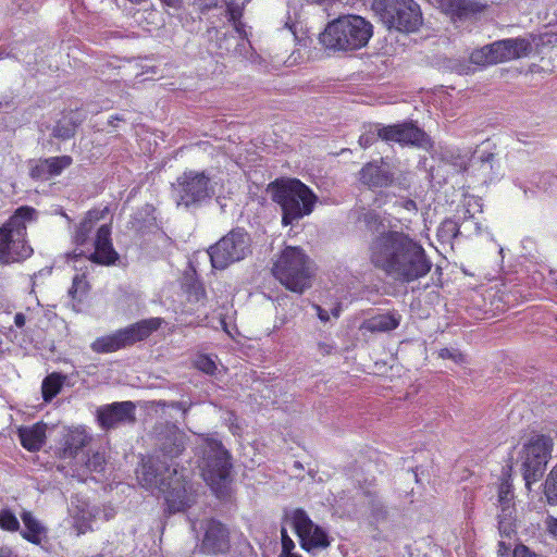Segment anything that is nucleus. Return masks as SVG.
Wrapping results in <instances>:
<instances>
[{"label": "nucleus", "mask_w": 557, "mask_h": 557, "mask_svg": "<svg viewBox=\"0 0 557 557\" xmlns=\"http://www.w3.org/2000/svg\"><path fill=\"white\" fill-rule=\"evenodd\" d=\"M187 435L175 424L161 428L156 456L145 462L139 472L141 485L152 494L162 496L169 512H180L195 503L194 485L186 469H178L175 458L187 445Z\"/></svg>", "instance_id": "f257e3e1"}, {"label": "nucleus", "mask_w": 557, "mask_h": 557, "mask_svg": "<svg viewBox=\"0 0 557 557\" xmlns=\"http://www.w3.org/2000/svg\"><path fill=\"white\" fill-rule=\"evenodd\" d=\"M357 221L377 233L369 246L372 264L387 276L403 283H411L425 276L432 268L422 245L399 231L387 230L374 210L355 211Z\"/></svg>", "instance_id": "f03ea898"}, {"label": "nucleus", "mask_w": 557, "mask_h": 557, "mask_svg": "<svg viewBox=\"0 0 557 557\" xmlns=\"http://www.w3.org/2000/svg\"><path fill=\"white\" fill-rule=\"evenodd\" d=\"M104 210H90L74 226L72 242L75 248L67 255L69 262L78 269L77 263L84 258L91 263L110 265L119 258L111 242V227L109 224L97 223L103 219Z\"/></svg>", "instance_id": "7ed1b4c3"}, {"label": "nucleus", "mask_w": 557, "mask_h": 557, "mask_svg": "<svg viewBox=\"0 0 557 557\" xmlns=\"http://www.w3.org/2000/svg\"><path fill=\"white\" fill-rule=\"evenodd\" d=\"M197 455L201 475L219 498L228 495L231 484V457L215 434H200L197 437Z\"/></svg>", "instance_id": "20e7f679"}, {"label": "nucleus", "mask_w": 557, "mask_h": 557, "mask_svg": "<svg viewBox=\"0 0 557 557\" xmlns=\"http://www.w3.org/2000/svg\"><path fill=\"white\" fill-rule=\"evenodd\" d=\"M37 220V211L28 206L15 210L0 226V263L10 264L29 258L34 250L27 243V224Z\"/></svg>", "instance_id": "39448f33"}, {"label": "nucleus", "mask_w": 557, "mask_h": 557, "mask_svg": "<svg viewBox=\"0 0 557 557\" xmlns=\"http://www.w3.org/2000/svg\"><path fill=\"white\" fill-rule=\"evenodd\" d=\"M373 26L359 15H343L330 22L320 35V42L335 51L358 50L369 42Z\"/></svg>", "instance_id": "423d86ee"}, {"label": "nucleus", "mask_w": 557, "mask_h": 557, "mask_svg": "<svg viewBox=\"0 0 557 557\" xmlns=\"http://www.w3.org/2000/svg\"><path fill=\"white\" fill-rule=\"evenodd\" d=\"M271 191L273 201L281 207L285 226L309 215L318 201L315 194L297 178L275 182Z\"/></svg>", "instance_id": "0eeeda50"}, {"label": "nucleus", "mask_w": 557, "mask_h": 557, "mask_svg": "<svg viewBox=\"0 0 557 557\" xmlns=\"http://www.w3.org/2000/svg\"><path fill=\"white\" fill-rule=\"evenodd\" d=\"M272 272L292 292L302 293L310 286L309 259L298 247H286L275 261Z\"/></svg>", "instance_id": "6e6552de"}, {"label": "nucleus", "mask_w": 557, "mask_h": 557, "mask_svg": "<svg viewBox=\"0 0 557 557\" xmlns=\"http://www.w3.org/2000/svg\"><path fill=\"white\" fill-rule=\"evenodd\" d=\"M372 9L388 29L411 33L422 23L420 7L413 0H373Z\"/></svg>", "instance_id": "1a4fd4ad"}, {"label": "nucleus", "mask_w": 557, "mask_h": 557, "mask_svg": "<svg viewBox=\"0 0 557 557\" xmlns=\"http://www.w3.org/2000/svg\"><path fill=\"white\" fill-rule=\"evenodd\" d=\"M409 172L401 169L399 162L389 158H380L366 163L358 173L361 185L371 190L397 186L400 189L409 187Z\"/></svg>", "instance_id": "9d476101"}, {"label": "nucleus", "mask_w": 557, "mask_h": 557, "mask_svg": "<svg viewBox=\"0 0 557 557\" xmlns=\"http://www.w3.org/2000/svg\"><path fill=\"white\" fill-rule=\"evenodd\" d=\"M161 318H150L96 338L90 347L97 354H109L144 341L163 323Z\"/></svg>", "instance_id": "9b49d317"}, {"label": "nucleus", "mask_w": 557, "mask_h": 557, "mask_svg": "<svg viewBox=\"0 0 557 557\" xmlns=\"http://www.w3.org/2000/svg\"><path fill=\"white\" fill-rule=\"evenodd\" d=\"M531 51L532 45L528 39L508 38L472 51L470 60L478 65H490L524 58Z\"/></svg>", "instance_id": "f8f14e48"}, {"label": "nucleus", "mask_w": 557, "mask_h": 557, "mask_svg": "<svg viewBox=\"0 0 557 557\" xmlns=\"http://www.w3.org/2000/svg\"><path fill=\"white\" fill-rule=\"evenodd\" d=\"M249 252V234L242 228H235L211 246L208 256L214 269L223 270L243 260Z\"/></svg>", "instance_id": "ddd939ff"}, {"label": "nucleus", "mask_w": 557, "mask_h": 557, "mask_svg": "<svg viewBox=\"0 0 557 557\" xmlns=\"http://www.w3.org/2000/svg\"><path fill=\"white\" fill-rule=\"evenodd\" d=\"M173 198L178 207L200 205L214 193L205 172L185 171L172 184Z\"/></svg>", "instance_id": "4468645a"}, {"label": "nucleus", "mask_w": 557, "mask_h": 557, "mask_svg": "<svg viewBox=\"0 0 557 557\" xmlns=\"http://www.w3.org/2000/svg\"><path fill=\"white\" fill-rule=\"evenodd\" d=\"M284 523L294 530L301 548L307 552L324 549L331 544L327 532L315 524L304 509L296 508L286 512Z\"/></svg>", "instance_id": "2eb2a0df"}, {"label": "nucleus", "mask_w": 557, "mask_h": 557, "mask_svg": "<svg viewBox=\"0 0 557 557\" xmlns=\"http://www.w3.org/2000/svg\"><path fill=\"white\" fill-rule=\"evenodd\" d=\"M553 440L549 436L535 434L523 445L520 453L525 484L536 482L544 473L550 458Z\"/></svg>", "instance_id": "dca6fc26"}, {"label": "nucleus", "mask_w": 557, "mask_h": 557, "mask_svg": "<svg viewBox=\"0 0 557 557\" xmlns=\"http://www.w3.org/2000/svg\"><path fill=\"white\" fill-rule=\"evenodd\" d=\"M203 531L199 544V550L203 554H222L230 548V533L227 528L215 519H208L200 522Z\"/></svg>", "instance_id": "f3484780"}, {"label": "nucleus", "mask_w": 557, "mask_h": 557, "mask_svg": "<svg viewBox=\"0 0 557 557\" xmlns=\"http://www.w3.org/2000/svg\"><path fill=\"white\" fill-rule=\"evenodd\" d=\"M383 141L387 144L412 145L425 148L430 145L429 136L412 123L383 125L381 128Z\"/></svg>", "instance_id": "a211bd4d"}, {"label": "nucleus", "mask_w": 557, "mask_h": 557, "mask_svg": "<svg viewBox=\"0 0 557 557\" xmlns=\"http://www.w3.org/2000/svg\"><path fill=\"white\" fill-rule=\"evenodd\" d=\"M494 163L495 154L484 149H476L470 158H468V154L462 157L458 156L454 161L456 166L478 176L482 183H487L494 180Z\"/></svg>", "instance_id": "6ab92c4d"}, {"label": "nucleus", "mask_w": 557, "mask_h": 557, "mask_svg": "<svg viewBox=\"0 0 557 557\" xmlns=\"http://www.w3.org/2000/svg\"><path fill=\"white\" fill-rule=\"evenodd\" d=\"M97 420L104 430L135 422V405L132 401L113 403L97 410Z\"/></svg>", "instance_id": "aec40b11"}, {"label": "nucleus", "mask_w": 557, "mask_h": 557, "mask_svg": "<svg viewBox=\"0 0 557 557\" xmlns=\"http://www.w3.org/2000/svg\"><path fill=\"white\" fill-rule=\"evenodd\" d=\"M73 163L70 156L50 157L35 161L29 169V175L39 181H48L60 175Z\"/></svg>", "instance_id": "412c9836"}, {"label": "nucleus", "mask_w": 557, "mask_h": 557, "mask_svg": "<svg viewBox=\"0 0 557 557\" xmlns=\"http://www.w3.org/2000/svg\"><path fill=\"white\" fill-rule=\"evenodd\" d=\"M90 440V435L83 428L70 430L63 437L61 457L76 458L79 451L88 445Z\"/></svg>", "instance_id": "4be33fe9"}, {"label": "nucleus", "mask_w": 557, "mask_h": 557, "mask_svg": "<svg viewBox=\"0 0 557 557\" xmlns=\"http://www.w3.org/2000/svg\"><path fill=\"white\" fill-rule=\"evenodd\" d=\"M21 519L24 524V530L20 532L21 536L34 545H41L48 532L45 524L29 510H23L21 512Z\"/></svg>", "instance_id": "5701e85b"}, {"label": "nucleus", "mask_w": 557, "mask_h": 557, "mask_svg": "<svg viewBox=\"0 0 557 557\" xmlns=\"http://www.w3.org/2000/svg\"><path fill=\"white\" fill-rule=\"evenodd\" d=\"M46 424L41 422L20 428L17 435L22 446L29 451L39 450L46 441Z\"/></svg>", "instance_id": "b1692460"}, {"label": "nucleus", "mask_w": 557, "mask_h": 557, "mask_svg": "<svg viewBox=\"0 0 557 557\" xmlns=\"http://www.w3.org/2000/svg\"><path fill=\"white\" fill-rule=\"evenodd\" d=\"M399 323V314L395 312H386L373 315L364 320L360 325V330L370 333L388 332L397 329Z\"/></svg>", "instance_id": "393cba45"}, {"label": "nucleus", "mask_w": 557, "mask_h": 557, "mask_svg": "<svg viewBox=\"0 0 557 557\" xmlns=\"http://www.w3.org/2000/svg\"><path fill=\"white\" fill-rule=\"evenodd\" d=\"M434 3L446 14L453 16H467L482 10V7L474 0H433Z\"/></svg>", "instance_id": "a878e982"}, {"label": "nucleus", "mask_w": 557, "mask_h": 557, "mask_svg": "<svg viewBox=\"0 0 557 557\" xmlns=\"http://www.w3.org/2000/svg\"><path fill=\"white\" fill-rule=\"evenodd\" d=\"M70 515L73 519V527L76 529L77 534H84L91 529V521L95 515L87 504L74 506V503L72 502Z\"/></svg>", "instance_id": "bb28decb"}, {"label": "nucleus", "mask_w": 557, "mask_h": 557, "mask_svg": "<svg viewBox=\"0 0 557 557\" xmlns=\"http://www.w3.org/2000/svg\"><path fill=\"white\" fill-rule=\"evenodd\" d=\"M65 376L60 373H51L41 384L42 398L45 401H51L61 391Z\"/></svg>", "instance_id": "cd10ccee"}, {"label": "nucleus", "mask_w": 557, "mask_h": 557, "mask_svg": "<svg viewBox=\"0 0 557 557\" xmlns=\"http://www.w3.org/2000/svg\"><path fill=\"white\" fill-rule=\"evenodd\" d=\"M78 124L79 122L75 121L73 117L64 116L54 125L52 129V135L58 139H70L75 135Z\"/></svg>", "instance_id": "c85d7f7f"}, {"label": "nucleus", "mask_w": 557, "mask_h": 557, "mask_svg": "<svg viewBox=\"0 0 557 557\" xmlns=\"http://www.w3.org/2000/svg\"><path fill=\"white\" fill-rule=\"evenodd\" d=\"M226 13L230 22L233 23L235 32L238 34L240 39L244 41L247 38L245 24L240 22L243 15V7L239 4L226 1Z\"/></svg>", "instance_id": "c756f323"}, {"label": "nucleus", "mask_w": 557, "mask_h": 557, "mask_svg": "<svg viewBox=\"0 0 557 557\" xmlns=\"http://www.w3.org/2000/svg\"><path fill=\"white\" fill-rule=\"evenodd\" d=\"M381 128L382 124L380 123L370 124L359 137L358 141L360 147L367 149L371 147L374 143H376L379 139L383 140Z\"/></svg>", "instance_id": "7c9ffc66"}, {"label": "nucleus", "mask_w": 557, "mask_h": 557, "mask_svg": "<svg viewBox=\"0 0 557 557\" xmlns=\"http://www.w3.org/2000/svg\"><path fill=\"white\" fill-rule=\"evenodd\" d=\"M459 234V225L456 221L447 219L437 228V237L442 243L450 244Z\"/></svg>", "instance_id": "2f4dec72"}, {"label": "nucleus", "mask_w": 557, "mask_h": 557, "mask_svg": "<svg viewBox=\"0 0 557 557\" xmlns=\"http://www.w3.org/2000/svg\"><path fill=\"white\" fill-rule=\"evenodd\" d=\"M0 529L7 532H17L21 529L16 515L10 508L0 510Z\"/></svg>", "instance_id": "473e14b6"}, {"label": "nucleus", "mask_w": 557, "mask_h": 557, "mask_svg": "<svg viewBox=\"0 0 557 557\" xmlns=\"http://www.w3.org/2000/svg\"><path fill=\"white\" fill-rule=\"evenodd\" d=\"M545 494L550 504H557V465L550 470L545 482Z\"/></svg>", "instance_id": "72a5a7b5"}, {"label": "nucleus", "mask_w": 557, "mask_h": 557, "mask_svg": "<svg viewBox=\"0 0 557 557\" xmlns=\"http://www.w3.org/2000/svg\"><path fill=\"white\" fill-rule=\"evenodd\" d=\"M195 367L203 373L213 374L216 370V363L211 356L198 355L194 361Z\"/></svg>", "instance_id": "f704fd0d"}, {"label": "nucleus", "mask_w": 557, "mask_h": 557, "mask_svg": "<svg viewBox=\"0 0 557 557\" xmlns=\"http://www.w3.org/2000/svg\"><path fill=\"white\" fill-rule=\"evenodd\" d=\"M498 504L499 507L515 506L513 505V492L511 485L508 482H503L498 490Z\"/></svg>", "instance_id": "c9c22d12"}, {"label": "nucleus", "mask_w": 557, "mask_h": 557, "mask_svg": "<svg viewBox=\"0 0 557 557\" xmlns=\"http://www.w3.org/2000/svg\"><path fill=\"white\" fill-rule=\"evenodd\" d=\"M281 542H282V553H281L280 557H301V556L293 553V549L295 548V543L287 534V530L285 527H283L281 530Z\"/></svg>", "instance_id": "e433bc0d"}, {"label": "nucleus", "mask_w": 557, "mask_h": 557, "mask_svg": "<svg viewBox=\"0 0 557 557\" xmlns=\"http://www.w3.org/2000/svg\"><path fill=\"white\" fill-rule=\"evenodd\" d=\"M85 463L88 470L94 472H101L104 469L106 459L103 454L95 453L87 458Z\"/></svg>", "instance_id": "4c0bfd02"}, {"label": "nucleus", "mask_w": 557, "mask_h": 557, "mask_svg": "<svg viewBox=\"0 0 557 557\" xmlns=\"http://www.w3.org/2000/svg\"><path fill=\"white\" fill-rule=\"evenodd\" d=\"M86 289H87V282L85 280L84 274L83 275L76 274L73 277L72 287L70 288L69 294L73 298H76L78 295L85 294Z\"/></svg>", "instance_id": "58836bf2"}, {"label": "nucleus", "mask_w": 557, "mask_h": 557, "mask_svg": "<svg viewBox=\"0 0 557 557\" xmlns=\"http://www.w3.org/2000/svg\"><path fill=\"white\" fill-rule=\"evenodd\" d=\"M498 530L502 537L511 539L516 533V520L498 519Z\"/></svg>", "instance_id": "ea45409f"}, {"label": "nucleus", "mask_w": 557, "mask_h": 557, "mask_svg": "<svg viewBox=\"0 0 557 557\" xmlns=\"http://www.w3.org/2000/svg\"><path fill=\"white\" fill-rule=\"evenodd\" d=\"M366 496L368 498V504L372 508L373 515L379 519L381 516H383V505L381 504L380 499L376 497L375 493L372 492H366Z\"/></svg>", "instance_id": "a19ab883"}, {"label": "nucleus", "mask_w": 557, "mask_h": 557, "mask_svg": "<svg viewBox=\"0 0 557 557\" xmlns=\"http://www.w3.org/2000/svg\"><path fill=\"white\" fill-rule=\"evenodd\" d=\"M440 357L443 359H453L455 362H463V355L456 349L443 348L440 350Z\"/></svg>", "instance_id": "79ce46f5"}, {"label": "nucleus", "mask_w": 557, "mask_h": 557, "mask_svg": "<svg viewBox=\"0 0 557 557\" xmlns=\"http://www.w3.org/2000/svg\"><path fill=\"white\" fill-rule=\"evenodd\" d=\"M193 5L200 12H206L215 8L218 0H193Z\"/></svg>", "instance_id": "37998d69"}, {"label": "nucleus", "mask_w": 557, "mask_h": 557, "mask_svg": "<svg viewBox=\"0 0 557 557\" xmlns=\"http://www.w3.org/2000/svg\"><path fill=\"white\" fill-rule=\"evenodd\" d=\"M336 348V345L332 341L320 342L318 344V350L321 355H331Z\"/></svg>", "instance_id": "c03bdc74"}, {"label": "nucleus", "mask_w": 557, "mask_h": 557, "mask_svg": "<svg viewBox=\"0 0 557 557\" xmlns=\"http://www.w3.org/2000/svg\"><path fill=\"white\" fill-rule=\"evenodd\" d=\"M513 557H541L534 553H532L524 545H517L513 549Z\"/></svg>", "instance_id": "a18cd8bd"}, {"label": "nucleus", "mask_w": 557, "mask_h": 557, "mask_svg": "<svg viewBox=\"0 0 557 557\" xmlns=\"http://www.w3.org/2000/svg\"><path fill=\"white\" fill-rule=\"evenodd\" d=\"M500 512L498 513V519L503 520H516L515 519V506H504L499 507Z\"/></svg>", "instance_id": "49530a36"}, {"label": "nucleus", "mask_w": 557, "mask_h": 557, "mask_svg": "<svg viewBox=\"0 0 557 557\" xmlns=\"http://www.w3.org/2000/svg\"><path fill=\"white\" fill-rule=\"evenodd\" d=\"M163 406H168L173 409L182 410L183 413L185 414L191 405L190 404L187 405V403H185V401H171L169 404L163 403Z\"/></svg>", "instance_id": "de8ad7c7"}, {"label": "nucleus", "mask_w": 557, "mask_h": 557, "mask_svg": "<svg viewBox=\"0 0 557 557\" xmlns=\"http://www.w3.org/2000/svg\"><path fill=\"white\" fill-rule=\"evenodd\" d=\"M401 208H404L407 211L414 212L417 211V205L411 199H403L399 202H397Z\"/></svg>", "instance_id": "09e8293b"}, {"label": "nucleus", "mask_w": 557, "mask_h": 557, "mask_svg": "<svg viewBox=\"0 0 557 557\" xmlns=\"http://www.w3.org/2000/svg\"><path fill=\"white\" fill-rule=\"evenodd\" d=\"M554 178L552 175H543V177L541 178V186L540 188L543 189V190H548L552 186L550 184V180Z\"/></svg>", "instance_id": "8fccbe9b"}, {"label": "nucleus", "mask_w": 557, "mask_h": 557, "mask_svg": "<svg viewBox=\"0 0 557 557\" xmlns=\"http://www.w3.org/2000/svg\"><path fill=\"white\" fill-rule=\"evenodd\" d=\"M547 530L550 534L557 537V519L550 518L547 521Z\"/></svg>", "instance_id": "3c124183"}, {"label": "nucleus", "mask_w": 557, "mask_h": 557, "mask_svg": "<svg viewBox=\"0 0 557 557\" xmlns=\"http://www.w3.org/2000/svg\"><path fill=\"white\" fill-rule=\"evenodd\" d=\"M14 50L15 48H12L10 51H7V49H0V60L5 57L18 58V52H15Z\"/></svg>", "instance_id": "603ef678"}, {"label": "nucleus", "mask_w": 557, "mask_h": 557, "mask_svg": "<svg viewBox=\"0 0 557 557\" xmlns=\"http://www.w3.org/2000/svg\"><path fill=\"white\" fill-rule=\"evenodd\" d=\"M318 317L321 321L326 322L330 319V315L326 310L322 309L320 306H315Z\"/></svg>", "instance_id": "864d4df0"}, {"label": "nucleus", "mask_w": 557, "mask_h": 557, "mask_svg": "<svg viewBox=\"0 0 557 557\" xmlns=\"http://www.w3.org/2000/svg\"><path fill=\"white\" fill-rule=\"evenodd\" d=\"M25 315L21 312L16 313L14 317V323L17 327H23L25 325Z\"/></svg>", "instance_id": "5fc2aeb1"}, {"label": "nucleus", "mask_w": 557, "mask_h": 557, "mask_svg": "<svg viewBox=\"0 0 557 557\" xmlns=\"http://www.w3.org/2000/svg\"><path fill=\"white\" fill-rule=\"evenodd\" d=\"M165 5L170 8H178L182 0H161Z\"/></svg>", "instance_id": "6e6d98bb"}, {"label": "nucleus", "mask_w": 557, "mask_h": 557, "mask_svg": "<svg viewBox=\"0 0 557 557\" xmlns=\"http://www.w3.org/2000/svg\"><path fill=\"white\" fill-rule=\"evenodd\" d=\"M0 557H17V556L15 554H13L12 550L9 548H1Z\"/></svg>", "instance_id": "4d7b16f0"}, {"label": "nucleus", "mask_w": 557, "mask_h": 557, "mask_svg": "<svg viewBox=\"0 0 557 557\" xmlns=\"http://www.w3.org/2000/svg\"><path fill=\"white\" fill-rule=\"evenodd\" d=\"M545 36H547V42L552 44V42H555L557 44V33H550V34H546Z\"/></svg>", "instance_id": "13d9d810"}, {"label": "nucleus", "mask_w": 557, "mask_h": 557, "mask_svg": "<svg viewBox=\"0 0 557 557\" xmlns=\"http://www.w3.org/2000/svg\"><path fill=\"white\" fill-rule=\"evenodd\" d=\"M503 549L505 552L510 550V545H506L504 541H500L499 542V553H500L502 556L504 555Z\"/></svg>", "instance_id": "bf43d9fd"}, {"label": "nucleus", "mask_w": 557, "mask_h": 557, "mask_svg": "<svg viewBox=\"0 0 557 557\" xmlns=\"http://www.w3.org/2000/svg\"><path fill=\"white\" fill-rule=\"evenodd\" d=\"M196 295H197V300H199L200 297H203L205 293L202 289H199V290H197Z\"/></svg>", "instance_id": "052dcab7"}, {"label": "nucleus", "mask_w": 557, "mask_h": 557, "mask_svg": "<svg viewBox=\"0 0 557 557\" xmlns=\"http://www.w3.org/2000/svg\"><path fill=\"white\" fill-rule=\"evenodd\" d=\"M23 62L27 63V64H30L33 61L30 59H23Z\"/></svg>", "instance_id": "680f3d73"}, {"label": "nucleus", "mask_w": 557, "mask_h": 557, "mask_svg": "<svg viewBox=\"0 0 557 557\" xmlns=\"http://www.w3.org/2000/svg\"><path fill=\"white\" fill-rule=\"evenodd\" d=\"M333 314H334L335 317H338V309H335V310L333 311Z\"/></svg>", "instance_id": "e2e57ef3"}, {"label": "nucleus", "mask_w": 557, "mask_h": 557, "mask_svg": "<svg viewBox=\"0 0 557 557\" xmlns=\"http://www.w3.org/2000/svg\"><path fill=\"white\" fill-rule=\"evenodd\" d=\"M191 529H193V530H196V522H193V524H191Z\"/></svg>", "instance_id": "0e129e2a"}]
</instances>
